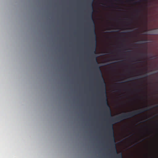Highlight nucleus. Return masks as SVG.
Wrapping results in <instances>:
<instances>
[{
	"label": "nucleus",
	"mask_w": 158,
	"mask_h": 158,
	"mask_svg": "<svg viewBox=\"0 0 158 158\" xmlns=\"http://www.w3.org/2000/svg\"><path fill=\"white\" fill-rule=\"evenodd\" d=\"M96 69L97 70V76H99L101 79L99 80L100 85L101 94L103 101V103L105 106L106 111L105 112L106 115L108 116H111V112L110 106L108 104L106 92V83L103 77L102 74L100 66L97 65Z\"/></svg>",
	"instance_id": "nucleus-1"
},
{
	"label": "nucleus",
	"mask_w": 158,
	"mask_h": 158,
	"mask_svg": "<svg viewBox=\"0 0 158 158\" xmlns=\"http://www.w3.org/2000/svg\"><path fill=\"white\" fill-rule=\"evenodd\" d=\"M90 7L91 9V12L90 13V17L89 18L90 21V32L92 39V46L91 48V50L93 53L96 54V53L97 35L95 31V23L93 17V7L92 2L90 4Z\"/></svg>",
	"instance_id": "nucleus-2"
},
{
	"label": "nucleus",
	"mask_w": 158,
	"mask_h": 158,
	"mask_svg": "<svg viewBox=\"0 0 158 158\" xmlns=\"http://www.w3.org/2000/svg\"><path fill=\"white\" fill-rule=\"evenodd\" d=\"M149 110V109H148V108L147 107L146 108H144L143 109H140L131 113L123 114L121 115L117 116L115 118H112L111 119V121L113 123H118L125 119L132 118L137 115L140 114L147 111Z\"/></svg>",
	"instance_id": "nucleus-3"
},
{
	"label": "nucleus",
	"mask_w": 158,
	"mask_h": 158,
	"mask_svg": "<svg viewBox=\"0 0 158 158\" xmlns=\"http://www.w3.org/2000/svg\"><path fill=\"white\" fill-rule=\"evenodd\" d=\"M107 128L109 130V135L110 139V145L112 151L113 152L117 154L113 124L109 123L107 125Z\"/></svg>",
	"instance_id": "nucleus-4"
},
{
	"label": "nucleus",
	"mask_w": 158,
	"mask_h": 158,
	"mask_svg": "<svg viewBox=\"0 0 158 158\" xmlns=\"http://www.w3.org/2000/svg\"><path fill=\"white\" fill-rule=\"evenodd\" d=\"M141 56H146V57H147V53L146 52L144 53H141Z\"/></svg>",
	"instance_id": "nucleus-5"
},
{
	"label": "nucleus",
	"mask_w": 158,
	"mask_h": 158,
	"mask_svg": "<svg viewBox=\"0 0 158 158\" xmlns=\"http://www.w3.org/2000/svg\"><path fill=\"white\" fill-rule=\"evenodd\" d=\"M117 158H123V155L122 153L118 155L117 157Z\"/></svg>",
	"instance_id": "nucleus-6"
},
{
	"label": "nucleus",
	"mask_w": 158,
	"mask_h": 158,
	"mask_svg": "<svg viewBox=\"0 0 158 158\" xmlns=\"http://www.w3.org/2000/svg\"><path fill=\"white\" fill-rule=\"evenodd\" d=\"M145 77H148V75H147V73H145Z\"/></svg>",
	"instance_id": "nucleus-7"
},
{
	"label": "nucleus",
	"mask_w": 158,
	"mask_h": 158,
	"mask_svg": "<svg viewBox=\"0 0 158 158\" xmlns=\"http://www.w3.org/2000/svg\"><path fill=\"white\" fill-rule=\"evenodd\" d=\"M95 61L97 63H98V61H97V59H96V58H95Z\"/></svg>",
	"instance_id": "nucleus-8"
},
{
	"label": "nucleus",
	"mask_w": 158,
	"mask_h": 158,
	"mask_svg": "<svg viewBox=\"0 0 158 158\" xmlns=\"http://www.w3.org/2000/svg\"><path fill=\"white\" fill-rule=\"evenodd\" d=\"M154 57V56H152L151 57V59H152Z\"/></svg>",
	"instance_id": "nucleus-9"
},
{
	"label": "nucleus",
	"mask_w": 158,
	"mask_h": 158,
	"mask_svg": "<svg viewBox=\"0 0 158 158\" xmlns=\"http://www.w3.org/2000/svg\"><path fill=\"white\" fill-rule=\"evenodd\" d=\"M136 11H137V12H139V10H136Z\"/></svg>",
	"instance_id": "nucleus-10"
},
{
	"label": "nucleus",
	"mask_w": 158,
	"mask_h": 158,
	"mask_svg": "<svg viewBox=\"0 0 158 158\" xmlns=\"http://www.w3.org/2000/svg\"><path fill=\"white\" fill-rule=\"evenodd\" d=\"M156 106H158V105Z\"/></svg>",
	"instance_id": "nucleus-11"
},
{
	"label": "nucleus",
	"mask_w": 158,
	"mask_h": 158,
	"mask_svg": "<svg viewBox=\"0 0 158 158\" xmlns=\"http://www.w3.org/2000/svg\"><path fill=\"white\" fill-rule=\"evenodd\" d=\"M94 0H93V1H94Z\"/></svg>",
	"instance_id": "nucleus-12"
}]
</instances>
